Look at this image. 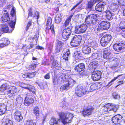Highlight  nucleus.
<instances>
[{
	"label": "nucleus",
	"instance_id": "f257e3e1",
	"mask_svg": "<svg viewBox=\"0 0 125 125\" xmlns=\"http://www.w3.org/2000/svg\"><path fill=\"white\" fill-rule=\"evenodd\" d=\"M58 114L60 119H58L57 120L55 117L52 118L49 122L50 125L58 124V121L60 119L61 120L62 122L64 125L71 122L72 118L73 117L72 114L70 113L66 116V114L63 112H59Z\"/></svg>",
	"mask_w": 125,
	"mask_h": 125
},
{
	"label": "nucleus",
	"instance_id": "f03ea898",
	"mask_svg": "<svg viewBox=\"0 0 125 125\" xmlns=\"http://www.w3.org/2000/svg\"><path fill=\"white\" fill-rule=\"evenodd\" d=\"M118 108L117 105L111 103H108L104 106L102 113L103 114H105L109 113V111H112L116 112Z\"/></svg>",
	"mask_w": 125,
	"mask_h": 125
},
{
	"label": "nucleus",
	"instance_id": "7ed1b4c3",
	"mask_svg": "<svg viewBox=\"0 0 125 125\" xmlns=\"http://www.w3.org/2000/svg\"><path fill=\"white\" fill-rule=\"evenodd\" d=\"M97 14H91L86 16L85 20V22L88 25H94L98 21Z\"/></svg>",
	"mask_w": 125,
	"mask_h": 125
},
{
	"label": "nucleus",
	"instance_id": "20e7f679",
	"mask_svg": "<svg viewBox=\"0 0 125 125\" xmlns=\"http://www.w3.org/2000/svg\"><path fill=\"white\" fill-rule=\"evenodd\" d=\"M87 91V90L84 86L78 85L75 88V94L78 97H81L86 94Z\"/></svg>",
	"mask_w": 125,
	"mask_h": 125
},
{
	"label": "nucleus",
	"instance_id": "39448f33",
	"mask_svg": "<svg viewBox=\"0 0 125 125\" xmlns=\"http://www.w3.org/2000/svg\"><path fill=\"white\" fill-rule=\"evenodd\" d=\"M112 38V36L110 34L104 35L100 40L101 45L103 47L105 46L110 42Z\"/></svg>",
	"mask_w": 125,
	"mask_h": 125
},
{
	"label": "nucleus",
	"instance_id": "423d86ee",
	"mask_svg": "<svg viewBox=\"0 0 125 125\" xmlns=\"http://www.w3.org/2000/svg\"><path fill=\"white\" fill-rule=\"evenodd\" d=\"M82 40L81 37L80 35H75L72 39L71 45L73 46L76 47L78 46L80 44Z\"/></svg>",
	"mask_w": 125,
	"mask_h": 125
},
{
	"label": "nucleus",
	"instance_id": "0eeeda50",
	"mask_svg": "<svg viewBox=\"0 0 125 125\" xmlns=\"http://www.w3.org/2000/svg\"><path fill=\"white\" fill-rule=\"evenodd\" d=\"M94 110V108L93 106H88L83 109L81 111V113L84 117L88 116L92 114Z\"/></svg>",
	"mask_w": 125,
	"mask_h": 125
},
{
	"label": "nucleus",
	"instance_id": "6e6552de",
	"mask_svg": "<svg viewBox=\"0 0 125 125\" xmlns=\"http://www.w3.org/2000/svg\"><path fill=\"white\" fill-rule=\"evenodd\" d=\"M16 87L15 86H10L8 88L6 92L9 98L14 97L17 93Z\"/></svg>",
	"mask_w": 125,
	"mask_h": 125
},
{
	"label": "nucleus",
	"instance_id": "1a4fd4ad",
	"mask_svg": "<svg viewBox=\"0 0 125 125\" xmlns=\"http://www.w3.org/2000/svg\"><path fill=\"white\" fill-rule=\"evenodd\" d=\"M72 33V29L69 27L65 28L62 32V36L65 40H67L69 38Z\"/></svg>",
	"mask_w": 125,
	"mask_h": 125
},
{
	"label": "nucleus",
	"instance_id": "9d476101",
	"mask_svg": "<svg viewBox=\"0 0 125 125\" xmlns=\"http://www.w3.org/2000/svg\"><path fill=\"white\" fill-rule=\"evenodd\" d=\"M87 27L85 24H82L75 27V31L77 34H80L84 32L86 30Z\"/></svg>",
	"mask_w": 125,
	"mask_h": 125
},
{
	"label": "nucleus",
	"instance_id": "9b49d317",
	"mask_svg": "<svg viewBox=\"0 0 125 125\" xmlns=\"http://www.w3.org/2000/svg\"><path fill=\"white\" fill-rule=\"evenodd\" d=\"M115 31L116 32L118 33L124 32L125 31V21H122L120 22L119 26L116 28Z\"/></svg>",
	"mask_w": 125,
	"mask_h": 125
},
{
	"label": "nucleus",
	"instance_id": "f8f14e48",
	"mask_svg": "<svg viewBox=\"0 0 125 125\" xmlns=\"http://www.w3.org/2000/svg\"><path fill=\"white\" fill-rule=\"evenodd\" d=\"M91 78L94 81H96L99 80L101 77V72L99 71H94L92 72Z\"/></svg>",
	"mask_w": 125,
	"mask_h": 125
},
{
	"label": "nucleus",
	"instance_id": "ddd939ff",
	"mask_svg": "<svg viewBox=\"0 0 125 125\" xmlns=\"http://www.w3.org/2000/svg\"><path fill=\"white\" fill-rule=\"evenodd\" d=\"M110 26V24L109 22L106 21H102L98 25L99 29L101 30H107Z\"/></svg>",
	"mask_w": 125,
	"mask_h": 125
},
{
	"label": "nucleus",
	"instance_id": "4468645a",
	"mask_svg": "<svg viewBox=\"0 0 125 125\" xmlns=\"http://www.w3.org/2000/svg\"><path fill=\"white\" fill-rule=\"evenodd\" d=\"M98 65V62L94 61L90 63L88 67V70L89 72L92 73L95 70L97 67Z\"/></svg>",
	"mask_w": 125,
	"mask_h": 125
},
{
	"label": "nucleus",
	"instance_id": "2eb2a0df",
	"mask_svg": "<svg viewBox=\"0 0 125 125\" xmlns=\"http://www.w3.org/2000/svg\"><path fill=\"white\" fill-rule=\"evenodd\" d=\"M85 67L84 64L81 63L76 65L74 69L76 72L80 73L84 71L85 69Z\"/></svg>",
	"mask_w": 125,
	"mask_h": 125
},
{
	"label": "nucleus",
	"instance_id": "dca6fc26",
	"mask_svg": "<svg viewBox=\"0 0 125 125\" xmlns=\"http://www.w3.org/2000/svg\"><path fill=\"white\" fill-rule=\"evenodd\" d=\"M122 116L119 114L117 115L113 116L112 119L113 123L116 125L120 124L122 121Z\"/></svg>",
	"mask_w": 125,
	"mask_h": 125
},
{
	"label": "nucleus",
	"instance_id": "f3484780",
	"mask_svg": "<svg viewBox=\"0 0 125 125\" xmlns=\"http://www.w3.org/2000/svg\"><path fill=\"white\" fill-rule=\"evenodd\" d=\"M14 117L16 121L19 122L21 121L23 117L21 112L18 110L16 111L14 114Z\"/></svg>",
	"mask_w": 125,
	"mask_h": 125
},
{
	"label": "nucleus",
	"instance_id": "a211bd4d",
	"mask_svg": "<svg viewBox=\"0 0 125 125\" xmlns=\"http://www.w3.org/2000/svg\"><path fill=\"white\" fill-rule=\"evenodd\" d=\"M50 60L51 62L52 67L57 69L58 68V67H60V64L58 63L57 60H55L53 56L52 55L51 56Z\"/></svg>",
	"mask_w": 125,
	"mask_h": 125
},
{
	"label": "nucleus",
	"instance_id": "6ab92c4d",
	"mask_svg": "<svg viewBox=\"0 0 125 125\" xmlns=\"http://www.w3.org/2000/svg\"><path fill=\"white\" fill-rule=\"evenodd\" d=\"M34 101L33 98L30 97L29 95L27 94L25 98L24 103V105L28 106L33 103Z\"/></svg>",
	"mask_w": 125,
	"mask_h": 125
},
{
	"label": "nucleus",
	"instance_id": "aec40b11",
	"mask_svg": "<svg viewBox=\"0 0 125 125\" xmlns=\"http://www.w3.org/2000/svg\"><path fill=\"white\" fill-rule=\"evenodd\" d=\"M113 61V66L110 67V68L113 70H114L117 69V67L119 66V64L120 63L119 60L118 59L115 58H111Z\"/></svg>",
	"mask_w": 125,
	"mask_h": 125
},
{
	"label": "nucleus",
	"instance_id": "412c9836",
	"mask_svg": "<svg viewBox=\"0 0 125 125\" xmlns=\"http://www.w3.org/2000/svg\"><path fill=\"white\" fill-rule=\"evenodd\" d=\"M0 47L2 48L7 46L10 44V42L9 40L6 38H3L0 40Z\"/></svg>",
	"mask_w": 125,
	"mask_h": 125
},
{
	"label": "nucleus",
	"instance_id": "4be33fe9",
	"mask_svg": "<svg viewBox=\"0 0 125 125\" xmlns=\"http://www.w3.org/2000/svg\"><path fill=\"white\" fill-rule=\"evenodd\" d=\"M13 121L9 118H3L1 125H13Z\"/></svg>",
	"mask_w": 125,
	"mask_h": 125
},
{
	"label": "nucleus",
	"instance_id": "5701e85b",
	"mask_svg": "<svg viewBox=\"0 0 125 125\" xmlns=\"http://www.w3.org/2000/svg\"><path fill=\"white\" fill-rule=\"evenodd\" d=\"M101 87L100 83H96L91 85L90 87V90L93 91L95 90H97Z\"/></svg>",
	"mask_w": 125,
	"mask_h": 125
},
{
	"label": "nucleus",
	"instance_id": "b1692460",
	"mask_svg": "<svg viewBox=\"0 0 125 125\" xmlns=\"http://www.w3.org/2000/svg\"><path fill=\"white\" fill-rule=\"evenodd\" d=\"M111 53L109 50L107 49H105L104 51V54H103V58L104 59H108L109 61L110 59L111 56Z\"/></svg>",
	"mask_w": 125,
	"mask_h": 125
},
{
	"label": "nucleus",
	"instance_id": "393cba45",
	"mask_svg": "<svg viewBox=\"0 0 125 125\" xmlns=\"http://www.w3.org/2000/svg\"><path fill=\"white\" fill-rule=\"evenodd\" d=\"M82 52L84 54H88L91 52V50L90 48L87 45H85L83 46Z\"/></svg>",
	"mask_w": 125,
	"mask_h": 125
},
{
	"label": "nucleus",
	"instance_id": "a878e982",
	"mask_svg": "<svg viewBox=\"0 0 125 125\" xmlns=\"http://www.w3.org/2000/svg\"><path fill=\"white\" fill-rule=\"evenodd\" d=\"M63 43L61 41L58 40L57 44L56 46L55 50L56 52H59L61 50Z\"/></svg>",
	"mask_w": 125,
	"mask_h": 125
},
{
	"label": "nucleus",
	"instance_id": "bb28decb",
	"mask_svg": "<svg viewBox=\"0 0 125 125\" xmlns=\"http://www.w3.org/2000/svg\"><path fill=\"white\" fill-rule=\"evenodd\" d=\"M1 31L3 33H7L10 32L11 31H9V28L7 25L5 24H1Z\"/></svg>",
	"mask_w": 125,
	"mask_h": 125
},
{
	"label": "nucleus",
	"instance_id": "cd10ccee",
	"mask_svg": "<svg viewBox=\"0 0 125 125\" xmlns=\"http://www.w3.org/2000/svg\"><path fill=\"white\" fill-rule=\"evenodd\" d=\"M10 18L9 17V14L8 12L4 13L1 18V20L2 22H7L10 20Z\"/></svg>",
	"mask_w": 125,
	"mask_h": 125
},
{
	"label": "nucleus",
	"instance_id": "c85d7f7f",
	"mask_svg": "<svg viewBox=\"0 0 125 125\" xmlns=\"http://www.w3.org/2000/svg\"><path fill=\"white\" fill-rule=\"evenodd\" d=\"M67 79L66 74L62 73L59 77V81L61 82V83H64L66 81Z\"/></svg>",
	"mask_w": 125,
	"mask_h": 125
},
{
	"label": "nucleus",
	"instance_id": "c756f323",
	"mask_svg": "<svg viewBox=\"0 0 125 125\" xmlns=\"http://www.w3.org/2000/svg\"><path fill=\"white\" fill-rule=\"evenodd\" d=\"M33 113L38 118L39 117L40 114V109L38 106H36L34 107L33 109Z\"/></svg>",
	"mask_w": 125,
	"mask_h": 125
},
{
	"label": "nucleus",
	"instance_id": "7c9ffc66",
	"mask_svg": "<svg viewBox=\"0 0 125 125\" xmlns=\"http://www.w3.org/2000/svg\"><path fill=\"white\" fill-rule=\"evenodd\" d=\"M104 5L103 3H98L95 6V9L97 11L101 12L104 8Z\"/></svg>",
	"mask_w": 125,
	"mask_h": 125
},
{
	"label": "nucleus",
	"instance_id": "2f4dec72",
	"mask_svg": "<svg viewBox=\"0 0 125 125\" xmlns=\"http://www.w3.org/2000/svg\"><path fill=\"white\" fill-rule=\"evenodd\" d=\"M23 88L25 89L29 90L30 92H31L33 94H36V90L34 86L29 85L28 87H23Z\"/></svg>",
	"mask_w": 125,
	"mask_h": 125
},
{
	"label": "nucleus",
	"instance_id": "473e14b6",
	"mask_svg": "<svg viewBox=\"0 0 125 125\" xmlns=\"http://www.w3.org/2000/svg\"><path fill=\"white\" fill-rule=\"evenodd\" d=\"M52 19L50 17H48L45 25L46 27L47 30H49V27H50V25L52 24Z\"/></svg>",
	"mask_w": 125,
	"mask_h": 125
},
{
	"label": "nucleus",
	"instance_id": "72a5a7b5",
	"mask_svg": "<svg viewBox=\"0 0 125 125\" xmlns=\"http://www.w3.org/2000/svg\"><path fill=\"white\" fill-rule=\"evenodd\" d=\"M23 101V98L20 95H19L16 99V103L17 105L21 106Z\"/></svg>",
	"mask_w": 125,
	"mask_h": 125
},
{
	"label": "nucleus",
	"instance_id": "f704fd0d",
	"mask_svg": "<svg viewBox=\"0 0 125 125\" xmlns=\"http://www.w3.org/2000/svg\"><path fill=\"white\" fill-rule=\"evenodd\" d=\"M73 16V14H71L65 21L63 23V26L64 27H66L69 24L71 21V19Z\"/></svg>",
	"mask_w": 125,
	"mask_h": 125
},
{
	"label": "nucleus",
	"instance_id": "c9c22d12",
	"mask_svg": "<svg viewBox=\"0 0 125 125\" xmlns=\"http://www.w3.org/2000/svg\"><path fill=\"white\" fill-rule=\"evenodd\" d=\"M73 57L76 59H81L83 57L82 54L78 51H76L74 53Z\"/></svg>",
	"mask_w": 125,
	"mask_h": 125
},
{
	"label": "nucleus",
	"instance_id": "e433bc0d",
	"mask_svg": "<svg viewBox=\"0 0 125 125\" xmlns=\"http://www.w3.org/2000/svg\"><path fill=\"white\" fill-rule=\"evenodd\" d=\"M9 86L8 84L6 83L3 84L0 87V91L2 92H4L7 89H8Z\"/></svg>",
	"mask_w": 125,
	"mask_h": 125
},
{
	"label": "nucleus",
	"instance_id": "4c0bfd02",
	"mask_svg": "<svg viewBox=\"0 0 125 125\" xmlns=\"http://www.w3.org/2000/svg\"><path fill=\"white\" fill-rule=\"evenodd\" d=\"M105 16L107 19L109 20H111L113 18V15L109 10H106L105 11Z\"/></svg>",
	"mask_w": 125,
	"mask_h": 125
},
{
	"label": "nucleus",
	"instance_id": "58836bf2",
	"mask_svg": "<svg viewBox=\"0 0 125 125\" xmlns=\"http://www.w3.org/2000/svg\"><path fill=\"white\" fill-rule=\"evenodd\" d=\"M24 125H36V123L32 119H28L25 121Z\"/></svg>",
	"mask_w": 125,
	"mask_h": 125
},
{
	"label": "nucleus",
	"instance_id": "ea45409f",
	"mask_svg": "<svg viewBox=\"0 0 125 125\" xmlns=\"http://www.w3.org/2000/svg\"><path fill=\"white\" fill-rule=\"evenodd\" d=\"M62 21V17L60 14L56 15L55 18V21L56 23H59Z\"/></svg>",
	"mask_w": 125,
	"mask_h": 125
},
{
	"label": "nucleus",
	"instance_id": "a19ab883",
	"mask_svg": "<svg viewBox=\"0 0 125 125\" xmlns=\"http://www.w3.org/2000/svg\"><path fill=\"white\" fill-rule=\"evenodd\" d=\"M70 54V51L69 50L67 51L62 56L63 59L65 61H68V57Z\"/></svg>",
	"mask_w": 125,
	"mask_h": 125
},
{
	"label": "nucleus",
	"instance_id": "79ce46f5",
	"mask_svg": "<svg viewBox=\"0 0 125 125\" xmlns=\"http://www.w3.org/2000/svg\"><path fill=\"white\" fill-rule=\"evenodd\" d=\"M76 82L75 80L72 78H70L68 80V83H67L70 87H72L73 86L75 83H76Z\"/></svg>",
	"mask_w": 125,
	"mask_h": 125
},
{
	"label": "nucleus",
	"instance_id": "37998d69",
	"mask_svg": "<svg viewBox=\"0 0 125 125\" xmlns=\"http://www.w3.org/2000/svg\"><path fill=\"white\" fill-rule=\"evenodd\" d=\"M94 5L92 1L90 0L87 4V9L91 10H92L93 9V6Z\"/></svg>",
	"mask_w": 125,
	"mask_h": 125
},
{
	"label": "nucleus",
	"instance_id": "c03bdc74",
	"mask_svg": "<svg viewBox=\"0 0 125 125\" xmlns=\"http://www.w3.org/2000/svg\"><path fill=\"white\" fill-rule=\"evenodd\" d=\"M50 62L49 59H46L43 61L41 65L44 66H46L50 65Z\"/></svg>",
	"mask_w": 125,
	"mask_h": 125
},
{
	"label": "nucleus",
	"instance_id": "a18cd8bd",
	"mask_svg": "<svg viewBox=\"0 0 125 125\" xmlns=\"http://www.w3.org/2000/svg\"><path fill=\"white\" fill-rule=\"evenodd\" d=\"M27 12H28V18L32 16L33 12L32 8L31 7L29 8Z\"/></svg>",
	"mask_w": 125,
	"mask_h": 125
},
{
	"label": "nucleus",
	"instance_id": "49530a36",
	"mask_svg": "<svg viewBox=\"0 0 125 125\" xmlns=\"http://www.w3.org/2000/svg\"><path fill=\"white\" fill-rule=\"evenodd\" d=\"M113 48L115 51L117 52H120L121 51L118 43L115 44L113 45Z\"/></svg>",
	"mask_w": 125,
	"mask_h": 125
},
{
	"label": "nucleus",
	"instance_id": "de8ad7c7",
	"mask_svg": "<svg viewBox=\"0 0 125 125\" xmlns=\"http://www.w3.org/2000/svg\"><path fill=\"white\" fill-rule=\"evenodd\" d=\"M117 4L116 3L113 2L109 5V8L111 10H113L116 8L115 6L117 5Z\"/></svg>",
	"mask_w": 125,
	"mask_h": 125
},
{
	"label": "nucleus",
	"instance_id": "09e8293b",
	"mask_svg": "<svg viewBox=\"0 0 125 125\" xmlns=\"http://www.w3.org/2000/svg\"><path fill=\"white\" fill-rule=\"evenodd\" d=\"M36 73H37L35 72L31 73H28V78L31 79L34 77Z\"/></svg>",
	"mask_w": 125,
	"mask_h": 125
},
{
	"label": "nucleus",
	"instance_id": "8fccbe9b",
	"mask_svg": "<svg viewBox=\"0 0 125 125\" xmlns=\"http://www.w3.org/2000/svg\"><path fill=\"white\" fill-rule=\"evenodd\" d=\"M53 82L54 85L58 83H61V82L59 81V77L57 78V77H54L53 78Z\"/></svg>",
	"mask_w": 125,
	"mask_h": 125
},
{
	"label": "nucleus",
	"instance_id": "3c124183",
	"mask_svg": "<svg viewBox=\"0 0 125 125\" xmlns=\"http://www.w3.org/2000/svg\"><path fill=\"white\" fill-rule=\"evenodd\" d=\"M54 25L53 24H52L51 26H50V27H49V30H47V29L46 28V27L45 28V31H49V30L50 29L52 31V32L53 33H55V31L54 30Z\"/></svg>",
	"mask_w": 125,
	"mask_h": 125
},
{
	"label": "nucleus",
	"instance_id": "603ef678",
	"mask_svg": "<svg viewBox=\"0 0 125 125\" xmlns=\"http://www.w3.org/2000/svg\"><path fill=\"white\" fill-rule=\"evenodd\" d=\"M69 87H70L68 83L64 84L61 86L60 89L62 90H64L67 89Z\"/></svg>",
	"mask_w": 125,
	"mask_h": 125
},
{
	"label": "nucleus",
	"instance_id": "864d4df0",
	"mask_svg": "<svg viewBox=\"0 0 125 125\" xmlns=\"http://www.w3.org/2000/svg\"><path fill=\"white\" fill-rule=\"evenodd\" d=\"M39 86L41 88L44 89L47 86V82H46L45 83H42L41 84L39 85Z\"/></svg>",
	"mask_w": 125,
	"mask_h": 125
},
{
	"label": "nucleus",
	"instance_id": "5fc2aeb1",
	"mask_svg": "<svg viewBox=\"0 0 125 125\" xmlns=\"http://www.w3.org/2000/svg\"><path fill=\"white\" fill-rule=\"evenodd\" d=\"M32 21L31 20H30L29 21L27 24L25 30L27 31L29 29L30 27L32 25Z\"/></svg>",
	"mask_w": 125,
	"mask_h": 125
},
{
	"label": "nucleus",
	"instance_id": "6e6d98bb",
	"mask_svg": "<svg viewBox=\"0 0 125 125\" xmlns=\"http://www.w3.org/2000/svg\"><path fill=\"white\" fill-rule=\"evenodd\" d=\"M118 44L119 46V47L120 48L121 50L123 49H124L125 48V44L124 43L120 42L118 43Z\"/></svg>",
	"mask_w": 125,
	"mask_h": 125
},
{
	"label": "nucleus",
	"instance_id": "4d7b16f0",
	"mask_svg": "<svg viewBox=\"0 0 125 125\" xmlns=\"http://www.w3.org/2000/svg\"><path fill=\"white\" fill-rule=\"evenodd\" d=\"M6 106L4 104H0V108L1 109L3 112L5 113L6 110Z\"/></svg>",
	"mask_w": 125,
	"mask_h": 125
},
{
	"label": "nucleus",
	"instance_id": "13d9d810",
	"mask_svg": "<svg viewBox=\"0 0 125 125\" xmlns=\"http://www.w3.org/2000/svg\"><path fill=\"white\" fill-rule=\"evenodd\" d=\"M15 25V22H13V21H11L9 23V25L11 28H13L14 27Z\"/></svg>",
	"mask_w": 125,
	"mask_h": 125
},
{
	"label": "nucleus",
	"instance_id": "bf43d9fd",
	"mask_svg": "<svg viewBox=\"0 0 125 125\" xmlns=\"http://www.w3.org/2000/svg\"><path fill=\"white\" fill-rule=\"evenodd\" d=\"M36 64L32 63L30 65L29 68L31 70H34L36 68Z\"/></svg>",
	"mask_w": 125,
	"mask_h": 125
},
{
	"label": "nucleus",
	"instance_id": "052dcab7",
	"mask_svg": "<svg viewBox=\"0 0 125 125\" xmlns=\"http://www.w3.org/2000/svg\"><path fill=\"white\" fill-rule=\"evenodd\" d=\"M14 8H15L14 7H13L10 12V15L12 17H13L14 15L16 14V11Z\"/></svg>",
	"mask_w": 125,
	"mask_h": 125
},
{
	"label": "nucleus",
	"instance_id": "680f3d73",
	"mask_svg": "<svg viewBox=\"0 0 125 125\" xmlns=\"http://www.w3.org/2000/svg\"><path fill=\"white\" fill-rule=\"evenodd\" d=\"M34 17L35 18L36 17V19H38L39 17V13L38 11H36L34 12V16H33V17Z\"/></svg>",
	"mask_w": 125,
	"mask_h": 125
},
{
	"label": "nucleus",
	"instance_id": "e2e57ef3",
	"mask_svg": "<svg viewBox=\"0 0 125 125\" xmlns=\"http://www.w3.org/2000/svg\"><path fill=\"white\" fill-rule=\"evenodd\" d=\"M82 2V0H81L79 1V2L77 3L75 6H73V8L71 9V11L72 10H73L77 6H78Z\"/></svg>",
	"mask_w": 125,
	"mask_h": 125
},
{
	"label": "nucleus",
	"instance_id": "0e129e2a",
	"mask_svg": "<svg viewBox=\"0 0 125 125\" xmlns=\"http://www.w3.org/2000/svg\"><path fill=\"white\" fill-rule=\"evenodd\" d=\"M50 0H39V2L41 3H48L50 2Z\"/></svg>",
	"mask_w": 125,
	"mask_h": 125
},
{
	"label": "nucleus",
	"instance_id": "69168bd1",
	"mask_svg": "<svg viewBox=\"0 0 125 125\" xmlns=\"http://www.w3.org/2000/svg\"><path fill=\"white\" fill-rule=\"evenodd\" d=\"M122 74L119 75H118L117 77H114V78L112 79L111 81L109 82L108 84H109L110 83L113 82L116 79H117L119 76H121Z\"/></svg>",
	"mask_w": 125,
	"mask_h": 125
},
{
	"label": "nucleus",
	"instance_id": "338daca9",
	"mask_svg": "<svg viewBox=\"0 0 125 125\" xmlns=\"http://www.w3.org/2000/svg\"><path fill=\"white\" fill-rule=\"evenodd\" d=\"M92 56L93 58L94 59H97L98 56V54L97 53H94L93 54Z\"/></svg>",
	"mask_w": 125,
	"mask_h": 125
},
{
	"label": "nucleus",
	"instance_id": "774afa93",
	"mask_svg": "<svg viewBox=\"0 0 125 125\" xmlns=\"http://www.w3.org/2000/svg\"><path fill=\"white\" fill-rule=\"evenodd\" d=\"M50 74L49 73H47L44 76V78L46 79H49L50 78Z\"/></svg>",
	"mask_w": 125,
	"mask_h": 125
}]
</instances>
